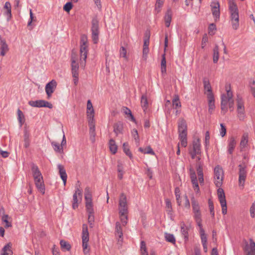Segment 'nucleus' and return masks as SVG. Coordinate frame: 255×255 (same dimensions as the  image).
Segmentation results:
<instances>
[{"instance_id": "nucleus-52", "label": "nucleus", "mask_w": 255, "mask_h": 255, "mask_svg": "<svg viewBox=\"0 0 255 255\" xmlns=\"http://www.w3.org/2000/svg\"><path fill=\"white\" fill-rule=\"evenodd\" d=\"M118 178L122 179L123 177V167L122 163L118 162Z\"/></svg>"}, {"instance_id": "nucleus-32", "label": "nucleus", "mask_w": 255, "mask_h": 255, "mask_svg": "<svg viewBox=\"0 0 255 255\" xmlns=\"http://www.w3.org/2000/svg\"><path fill=\"white\" fill-rule=\"evenodd\" d=\"M109 144L111 152L113 154H115L117 152L118 149V146L116 143L115 141L113 139H111L109 141Z\"/></svg>"}, {"instance_id": "nucleus-28", "label": "nucleus", "mask_w": 255, "mask_h": 255, "mask_svg": "<svg viewBox=\"0 0 255 255\" xmlns=\"http://www.w3.org/2000/svg\"><path fill=\"white\" fill-rule=\"evenodd\" d=\"M166 202V212L167 214V216L172 221L174 220V217L172 216L171 212H172V208H171V203L170 200L168 199L165 200Z\"/></svg>"}, {"instance_id": "nucleus-31", "label": "nucleus", "mask_w": 255, "mask_h": 255, "mask_svg": "<svg viewBox=\"0 0 255 255\" xmlns=\"http://www.w3.org/2000/svg\"><path fill=\"white\" fill-rule=\"evenodd\" d=\"M29 136L30 133L29 131L25 129L24 131L23 140L24 142V146L25 148L28 147L30 145Z\"/></svg>"}, {"instance_id": "nucleus-26", "label": "nucleus", "mask_w": 255, "mask_h": 255, "mask_svg": "<svg viewBox=\"0 0 255 255\" xmlns=\"http://www.w3.org/2000/svg\"><path fill=\"white\" fill-rule=\"evenodd\" d=\"M236 144L237 142L234 137L232 136L229 138L228 150V152L229 154H232L233 153Z\"/></svg>"}, {"instance_id": "nucleus-50", "label": "nucleus", "mask_w": 255, "mask_h": 255, "mask_svg": "<svg viewBox=\"0 0 255 255\" xmlns=\"http://www.w3.org/2000/svg\"><path fill=\"white\" fill-rule=\"evenodd\" d=\"M131 134L132 137L134 138L135 140L136 144L138 145L139 143V137L137 130L135 128L133 129L131 131Z\"/></svg>"}, {"instance_id": "nucleus-43", "label": "nucleus", "mask_w": 255, "mask_h": 255, "mask_svg": "<svg viewBox=\"0 0 255 255\" xmlns=\"http://www.w3.org/2000/svg\"><path fill=\"white\" fill-rule=\"evenodd\" d=\"M139 151L144 154H150L151 155H154L155 153L153 151L152 149L150 146H148L145 148H142V147L139 148Z\"/></svg>"}, {"instance_id": "nucleus-23", "label": "nucleus", "mask_w": 255, "mask_h": 255, "mask_svg": "<svg viewBox=\"0 0 255 255\" xmlns=\"http://www.w3.org/2000/svg\"><path fill=\"white\" fill-rule=\"evenodd\" d=\"M31 170L34 180L43 178L42 174L37 165L33 164L31 167Z\"/></svg>"}, {"instance_id": "nucleus-16", "label": "nucleus", "mask_w": 255, "mask_h": 255, "mask_svg": "<svg viewBox=\"0 0 255 255\" xmlns=\"http://www.w3.org/2000/svg\"><path fill=\"white\" fill-rule=\"evenodd\" d=\"M125 226H123L122 223H121L119 222H117L116 223V227H115V236L117 238L118 241L119 243L122 242L123 240V227H125Z\"/></svg>"}, {"instance_id": "nucleus-4", "label": "nucleus", "mask_w": 255, "mask_h": 255, "mask_svg": "<svg viewBox=\"0 0 255 255\" xmlns=\"http://www.w3.org/2000/svg\"><path fill=\"white\" fill-rule=\"evenodd\" d=\"M178 139L180 145L183 147L187 146V127L186 121L183 119H180L178 122Z\"/></svg>"}, {"instance_id": "nucleus-49", "label": "nucleus", "mask_w": 255, "mask_h": 255, "mask_svg": "<svg viewBox=\"0 0 255 255\" xmlns=\"http://www.w3.org/2000/svg\"><path fill=\"white\" fill-rule=\"evenodd\" d=\"M199 232L201 236L202 243H207V237L202 227H199Z\"/></svg>"}, {"instance_id": "nucleus-56", "label": "nucleus", "mask_w": 255, "mask_h": 255, "mask_svg": "<svg viewBox=\"0 0 255 255\" xmlns=\"http://www.w3.org/2000/svg\"><path fill=\"white\" fill-rule=\"evenodd\" d=\"M8 216L7 215H4L2 217V222L5 223V227L8 228L11 226V224L8 221Z\"/></svg>"}, {"instance_id": "nucleus-61", "label": "nucleus", "mask_w": 255, "mask_h": 255, "mask_svg": "<svg viewBox=\"0 0 255 255\" xmlns=\"http://www.w3.org/2000/svg\"><path fill=\"white\" fill-rule=\"evenodd\" d=\"M29 15H30V20L28 22V26L31 25L32 21H36V17H34L32 10L31 9L29 10Z\"/></svg>"}, {"instance_id": "nucleus-51", "label": "nucleus", "mask_w": 255, "mask_h": 255, "mask_svg": "<svg viewBox=\"0 0 255 255\" xmlns=\"http://www.w3.org/2000/svg\"><path fill=\"white\" fill-rule=\"evenodd\" d=\"M60 245L62 250L69 251L71 249L70 245L68 242L65 241L61 240L60 241Z\"/></svg>"}, {"instance_id": "nucleus-3", "label": "nucleus", "mask_w": 255, "mask_h": 255, "mask_svg": "<svg viewBox=\"0 0 255 255\" xmlns=\"http://www.w3.org/2000/svg\"><path fill=\"white\" fill-rule=\"evenodd\" d=\"M80 45V63L81 67L84 68L88 52V38L86 35L82 34L81 36Z\"/></svg>"}, {"instance_id": "nucleus-39", "label": "nucleus", "mask_w": 255, "mask_h": 255, "mask_svg": "<svg viewBox=\"0 0 255 255\" xmlns=\"http://www.w3.org/2000/svg\"><path fill=\"white\" fill-rule=\"evenodd\" d=\"M75 188L76 190L74 194L78 195L80 200H81L82 198V189L80 188V184L79 181H77Z\"/></svg>"}, {"instance_id": "nucleus-41", "label": "nucleus", "mask_w": 255, "mask_h": 255, "mask_svg": "<svg viewBox=\"0 0 255 255\" xmlns=\"http://www.w3.org/2000/svg\"><path fill=\"white\" fill-rule=\"evenodd\" d=\"M194 217L197 223V225L199 227H202V219L200 212L194 213Z\"/></svg>"}, {"instance_id": "nucleus-12", "label": "nucleus", "mask_w": 255, "mask_h": 255, "mask_svg": "<svg viewBox=\"0 0 255 255\" xmlns=\"http://www.w3.org/2000/svg\"><path fill=\"white\" fill-rule=\"evenodd\" d=\"M201 153V144L199 138L195 139L193 141V149L190 151V154L192 159L196 157V155Z\"/></svg>"}, {"instance_id": "nucleus-29", "label": "nucleus", "mask_w": 255, "mask_h": 255, "mask_svg": "<svg viewBox=\"0 0 255 255\" xmlns=\"http://www.w3.org/2000/svg\"><path fill=\"white\" fill-rule=\"evenodd\" d=\"M123 130V124L121 122L115 124L114 126V131L116 135L122 133Z\"/></svg>"}, {"instance_id": "nucleus-40", "label": "nucleus", "mask_w": 255, "mask_h": 255, "mask_svg": "<svg viewBox=\"0 0 255 255\" xmlns=\"http://www.w3.org/2000/svg\"><path fill=\"white\" fill-rule=\"evenodd\" d=\"M248 133H245L242 136V140L240 142V147L241 148H244L248 142Z\"/></svg>"}, {"instance_id": "nucleus-64", "label": "nucleus", "mask_w": 255, "mask_h": 255, "mask_svg": "<svg viewBox=\"0 0 255 255\" xmlns=\"http://www.w3.org/2000/svg\"><path fill=\"white\" fill-rule=\"evenodd\" d=\"M220 126V135L222 136V137H223L226 133V127L224 126L223 124H221Z\"/></svg>"}, {"instance_id": "nucleus-47", "label": "nucleus", "mask_w": 255, "mask_h": 255, "mask_svg": "<svg viewBox=\"0 0 255 255\" xmlns=\"http://www.w3.org/2000/svg\"><path fill=\"white\" fill-rule=\"evenodd\" d=\"M191 203L193 213L200 212L199 204L198 202L194 198L192 199Z\"/></svg>"}, {"instance_id": "nucleus-35", "label": "nucleus", "mask_w": 255, "mask_h": 255, "mask_svg": "<svg viewBox=\"0 0 255 255\" xmlns=\"http://www.w3.org/2000/svg\"><path fill=\"white\" fill-rule=\"evenodd\" d=\"M141 106L143 109V111L145 112L148 107V101L147 96L145 95H142L141 97Z\"/></svg>"}, {"instance_id": "nucleus-5", "label": "nucleus", "mask_w": 255, "mask_h": 255, "mask_svg": "<svg viewBox=\"0 0 255 255\" xmlns=\"http://www.w3.org/2000/svg\"><path fill=\"white\" fill-rule=\"evenodd\" d=\"M82 247L84 255H90V248H88L89 234L88 226L84 224L82 227Z\"/></svg>"}, {"instance_id": "nucleus-33", "label": "nucleus", "mask_w": 255, "mask_h": 255, "mask_svg": "<svg viewBox=\"0 0 255 255\" xmlns=\"http://www.w3.org/2000/svg\"><path fill=\"white\" fill-rule=\"evenodd\" d=\"M11 248V245L10 243L6 244L2 249L1 255H11L12 254Z\"/></svg>"}, {"instance_id": "nucleus-10", "label": "nucleus", "mask_w": 255, "mask_h": 255, "mask_svg": "<svg viewBox=\"0 0 255 255\" xmlns=\"http://www.w3.org/2000/svg\"><path fill=\"white\" fill-rule=\"evenodd\" d=\"M218 196L222 207L223 214L225 215L227 212V202L225 198V193L222 188H219L217 190Z\"/></svg>"}, {"instance_id": "nucleus-36", "label": "nucleus", "mask_w": 255, "mask_h": 255, "mask_svg": "<svg viewBox=\"0 0 255 255\" xmlns=\"http://www.w3.org/2000/svg\"><path fill=\"white\" fill-rule=\"evenodd\" d=\"M0 55L1 56H4L9 50L8 45L5 42L0 45Z\"/></svg>"}, {"instance_id": "nucleus-59", "label": "nucleus", "mask_w": 255, "mask_h": 255, "mask_svg": "<svg viewBox=\"0 0 255 255\" xmlns=\"http://www.w3.org/2000/svg\"><path fill=\"white\" fill-rule=\"evenodd\" d=\"M73 7L72 2H68L63 6V9L66 11L69 12Z\"/></svg>"}, {"instance_id": "nucleus-1", "label": "nucleus", "mask_w": 255, "mask_h": 255, "mask_svg": "<svg viewBox=\"0 0 255 255\" xmlns=\"http://www.w3.org/2000/svg\"><path fill=\"white\" fill-rule=\"evenodd\" d=\"M119 212L120 220L123 226H126L128 223V206L127 196L124 193H121L119 202Z\"/></svg>"}, {"instance_id": "nucleus-46", "label": "nucleus", "mask_w": 255, "mask_h": 255, "mask_svg": "<svg viewBox=\"0 0 255 255\" xmlns=\"http://www.w3.org/2000/svg\"><path fill=\"white\" fill-rule=\"evenodd\" d=\"M166 59L165 56V54H163L162 55V60L161 62V72L162 73H166Z\"/></svg>"}, {"instance_id": "nucleus-30", "label": "nucleus", "mask_w": 255, "mask_h": 255, "mask_svg": "<svg viewBox=\"0 0 255 255\" xmlns=\"http://www.w3.org/2000/svg\"><path fill=\"white\" fill-rule=\"evenodd\" d=\"M172 12L170 9H168L164 16L165 23L166 27H169L171 22Z\"/></svg>"}, {"instance_id": "nucleus-20", "label": "nucleus", "mask_w": 255, "mask_h": 255, "mask_svg": "<svg viewBox=\"0 0 255 255\" xmlns=\"http://www.w3.org/2000/svg\"><path fill=\"white\" fill-rule=\"evenodd\" d=\"M87 114L88 118L89 119V122L92 123L93 120H94V111L93 107L92 104L90 100H89L87 101Z\"/></svg>"}, {"instance_id": "nucleus-19", "label": "nucleus", "mask_w": 255, "mask_h": 255, "mask_svg": "<svg viewBox=\"0 0 255 255\" xmlns=\"http://www.w3.org/2000/svg\"><path fill=\"white\" fill-rule=\"evenodd\" d=\"M246 255H255V243L253 239L250 240V245H247L245 248Z\"/></svg>"}, {"instance_id": "nucleus-21", "label": "nucleus", "mask_w": 255, "mask_h": 255, "mask_svg": "<svg viewBox=\"0 0 255 255\" xmlns=\"http://www.w3.org/2000/svg\"><path fill=\"white\" fill-rule=\"evenodd\" d=\"M34 180L35 185L39 192L41 193L42 194L45 193V185L44 183L43 179H38Z\"/></svg>"}, {"instance_id": "nucleus-45", "label": "nucleus", "mask_w": 255, "mask_h": 255, "mask_svg": "<svg viewBox=\"0 0 255 255\" xmlns=\"http://www.w3.org/2000/svg\"><path fill=\"white\" fill-rule=\"evenodd\" d=\"M164 235L166 241L170 242L174 245L175 244V239L173 234L165 233Z\"/></svg>"}, {"instance_id": "nucleus-6", "label": "nucleus", "mask_w": 255, "mask_h": 255, "mask_svg": "<svg viewBox=\"0 0 255 255\" xmlns=\"http://www.w3.org/2000/svg\"><path fill=\"white\" fill-rule=\"evenodd\" d=\"M226 94H223L221 96V108L222 113L225 115L228 111L227 105L233 100V93L230 89H226Z\"/></svg>"}, {"instance_id": "nucleus-34", "label": "nucleus", "mask_w": 255, "mask_h": 255, "mask_svg": "<svg viewBox=\"0 0 255 255\" xmlns=\"http://www.w3.org/2000/svg\"><path fill=\"white\" fill-rule=\"evenodd\" d=\"M86 208L88 213H92L93 212V205L92 203V199H85Z\"/></svg>"}, {"instance_id": "nucleus-37", "label": "nucleus", "mask_w": 255, "mask_h": 255, "mask_svg": "<svg viewBox=\"0 0 255 255\" xmlns=\"http://www.w3.org/2000/svg\"><path fill=\"white\" fill-rule=\"evenodd\" d=\"M219 46L217 45H216L214 49H213V62L214 63H217L219 60Z\"/></svg>"}, {"instance_id": "nucleus-11", "label": "nucleus", "mask_w": 255, "mask_h": 255, "mask_svg": "<svg viewBox=\"0 0 255 255\" xmlns=\"http://www.w3.org/2000/svg\"><path fill=\"white\" fill-rule=\"evenodd\" d=\"M28 104L31 107H46L48 108L49 109H52L53 108V105L50 103L46 101L45 100H36V101H30L28 102Z\"/></svg>"}, {"instance_id": "nucleus-25", "label": "nucleus", "mask_w": 255, "mask_h": 255, "mask_svg": "<svg viewBox=\"0 0 255 255\" xmlns=\"http://www.w3.org/2000/svg\"><path fill=\"white\" fill-rule=\"evenodd\" d=\"M58 168L59 169V174L60 175V177L63 182L64 185H65L67 181V174L66 173V171L64 169V166L61 164L58 165Z\"/></svg>"}, {"instance_id": "nucleus-62", "label": "nucleus", "mask_w": 255, "mask_h": 255, "mask_svg": "<svg viewBox=\"0 0 255 255\" xmlns=\"http://www.w3.org/2000/svg\"><path fill=\"white\" fill-rule=\"evenodd\" d=\"M209 207L210 211V213L212 215V217H214L215 213L214 210V205L213 202L209 200Z\"/></svg>"}, {"instance_id": "nucleus-9", "label": "nucleus", "mask_w": 255, "mask_h": 255, "mask_svg": "<svg viewBox=\"0 0 255 255\" xmlns=\"http://www.w3.org/2000/svg\"><path fill=\"white\" fill-rule=\"evenodd\" d=\"M92 38L94 43L96 44L99 41V22L96 19L92 21Z\"/></svg>"}, {"instance_id": "nucleus-13", "label": "nucleus", "mask_w": 255, "mask_h": 255, "mask_svg": "<svg viewBox=\"0 0 255 255\" xmlns=\"http://www.w3.org/2000/svg\"><path fill=\"white\" fill-rule=\"evenodd\" d=\"M71 60L72 74L75 75L76 74H79V63L77 62L78 57L76 54L73 51L71 54Z\"/></svg>"}, {"instance_id": "nucleus-58", "label": "nucleus", "mask_w": 255, "mask_h": 255, "mask_svg": "<svg viewBox=\"0 0 255 255\" xmlns=\"http://www.w3.org/2000/svg\"><path fill=\"white\" fill-rule=\"evenodd\" d=\"M120 56L121 57H123L126 59H128L127 56V50L125 47L122 46L120 50Z\"/></svg>"}, {"instance_id": "nucleus-22", "label": "nucleus", "mask_w": 255, "mask_h": 255, "mask_svg": "<svg viewBox=\"0 0 255 255\" xmlns=\"http://www.w3.org/2000/svg\"><path fill=\"white\" fill-rule=\"evenodd\" d=\"M207 100L208 104V112L210 114H212L215 109L214 96L209 95L208 98H207Z\"/></svg>"}, {"instance_id": "nucleus-17", "label": "nucleus", "mask_w": 255, "mask_h": 255, "mask_svg": "<svg viewBox=\"0 0 255 255\" xmlns=\"http://www.w3.org/2000/svg\"><path fill=\"white\" fill-rule=\"evenodd\" d=\"M57 86V82L55 80H52L48 83L45 86V92L48 99H49L52 94L54 92Z\"/></svg>"}, {"instance_id": "nucleus-18", "label": "nucleus", "mask_w": 255, "mask_h": 255, "mask_svg": "<svg viewBox=\"0 0 255 255\" xmlns=\"http://www.w3.org/2000/svg\"><path fill=\"white\" fill-rule=\"evenodd\" d=\"M190 175L193 188L196 193H198L200 191V189L197 179L196 174L194 170L192 168L190 169Z\"/></svg>"}, {"instance_id": "nucleus-42", "label": "nucleus", "mask_w": 255, "mask_h": 255, "mask_svg": "<svg viewBox=\"0 0 255 255\" xmlns=\"http://www.w3.org/2000/svg\"><path fill=\"white\" fill-rule=\"evenodd\" d=\"M90 139L91 141L94 143L95 141V126L91 125L90 127Z\"/></svg>"}, {"instance_id": "nucleus-48", "label": "nucleus", "mask_w": 255, "mask_h": 255, "mask_svg": "<svg viewBox=\"0 0 255 255\" xmlns=\"http://www.w3.org/2000/svg\"><path fill=\"white\" fill-rule=\"evenodd\" d=\"M80 200L79 197L78 195L76 194H73V203H72V208L74 209H76L78 207V202L81 201Z\"/></svg>"}, {"instance_id": "nucleus-57", "label": "nucleus", "mask_w": 255, "mask_h": 255, "mask_svg": "<svg viewBox=\"0 0 255 255\" xmlns=\"http://www.w3.org/2000/svg\"><path fill=\"white\" fill-rule=\"evenodd\" d=\"M140 252L141 255L147 253L146 251V244L144 241H141L140 243Z\"/></svg>"}, {"instance_id": "nucleus-55", "label": "nucleus", "mask_w": 255, "mask_h": 255, "mask_svg": "<svg viewBox=\"0 0 255 255\" xmlns=\"http://www.w3.org/2000/svg\"><path fill=\"white\" fill-rule=\"evenodd\" d=\"M149 37H150L149 33L148 32H146L145 33L143 47H148V45L149 44Z\"/></svg>"}, {"instance_id": "nucleus-15", "label": "nucleus", "mask_w": 255, "mask_h": 255, "mask_svg": "<svg viewBox=\"0 0 255 255\" xmlns=\"http://www.w3.org/2000/svg\"><path fill=\"white\" fill-rule=\"evenodd\" d=\"M210 6L211 7L212 14L214 17L215 20L216 21L219 19L220 17V3L217 0H214L211 3Z\"/></svg>"}, {"instance_id": "nucleus-38", "label": "nucleus", "mask_w": 255, "mask_h": 255, "mask_svg": "<svg viewBox=\"0 0 255 255\" xmlns=\"http://www.w3.org/2000/svg\"><path fill=\"white\" fill-rule=\"evenodd\" d=\"M181 232L184 236L185 241L186 242L188 239V229L185 227L184 223H182L181 225Z\"/></svg>"}, {"instance_id": "nucleus-63", "label": "nucleus", "mask_w": 255, "mask_h": 255, "mask_svg": "<svg viewBox=\"0 0 255 255\" xmlns=\"http://www.w3.org/2000/svg\"><path fill=\"white\" fill-rule=\"evenodd\" d=\"M148 52H149L148 47H143V51H142V53H143L142 57L144 60H146V59H147V54H148Z\"/></svg>"}, {"instance_id": "nucleus-14", "label": "nucleus", "mask_w": 255, "mask_h": 255, "mask_svg": "<svg viewBox=\"0 0 255 255\" xmlns=\"http://www.w3.org/2000/svg\"><path fill=\"white\" fill-rule=\"evenodd\" d=\"M239 182L240 186H244L245 181L247 176L246 166L245 165L240 164L239 166Z\"/></svg>"}, {"instance_id": "nucleus-8", "label": "nucleus", "mask_w": 255, "mask_h": 255, "mask_svg": "<svg viewBox=\"0 0 255 255\" xmlns=\"http://www.w3.org/2000/svg\"><path fill=\"white\" fill-rule=\"evenodd\" d=\"M237 117L240 121H244L246 117V113L244 102L241 97L238 96L237 99Z\"/></svg>"}, {"instance_id": "nucleus-27", "label": "nucleus", "mask_w": 255, "mask_h": 255, "mask_svg": "<svg viewBox=\"0 0 255 255\" xmlns=\"http://www.w3.org/2000/svg\"><path fill=\"white\" fill-rule=\"evenodd\" d=\"M172 106L169 100H167L165 104V111L166 115L169 116L174 114V111L172 108Z\"/></svg>"}, {"instance_id": "nucleus-53", "label": "nucleus", "mask_w": 255, "mask_h": 255, "mask_svg": "<svg viewBox=\"0 0 255 255\" xmlns=\"http://www.w3.org/2000/svg\"><path fill=\"white\" fill-rule=\"evenodd\" d=\"M51 144L56 152H62L63 151V148L58 143L55 141H52Z\"/></svg>"}, {"instance_id": "nucleus-7", "label": "nucleus", "mask_w": 255, "mask_h": 255, "mask_svg": "<svg viewBox=\"0 0 255 255\" xmlns=\"http://www.w3.org/2000/svg\"><path fill=\"white\" fill-rule=\"evenodd\" d=\"M224 179V171L220 165L216 166L214 168V183L217 187H220Z\"/></svg>"}, {"instance_id": "nucleus-44", "label": "nucleus", "mask_w": 255, "mask_h": 255, "mask_svg": "<svg viewBox=\"0 0 255 255\" xmlns=\"http://www.w3.org/2000/svg\"><path fill=\"white\" fill-rule=\"evenodd\" d=\"M17 116H18V121L20 126H22L25 122V118H24V116L23 113L19 109L17 110Z\"/></svg>"}, {"instance_id": "nucleus-54", "label": "nucleus", "mask_w": 255, "mask_h": 255, "mask_svg": "<svg viewBox=\"0 0 255 255\" xmlns=\"http://www.w3.org/2000/svg\"><path fill=\"white\" fill-rule=\"evenodd\" d=\"M123 149L125 153L131 158L132 157V154L129 150L128 143H124Z\"/></svg>"}, {"instance_id": "nucleus-2", "label": "nucleus", "mask_w": 255, "mask_h": 255, "mask_svg": "<svg viewBox=\"0 0 255 255\" xmlns=\"http://www.w3.org/2000/svg\"><path fill=\"white\" fill-rule=\"evenodd\" d=\"M229 9L232 28L237 30L239 27V14L238 6L234 0H230Z\"/></svg>"}, {"instance_id": "nucleus-24", "label": "nucleus", "mask_w": 255, "mask_h": 255, "mask_svg": "<svg viewBox=\"0 0 255 255\" xmlns=\"http://www.w3.org/2000/svg\"><path fill=\"white\" fill-rule=\"evenodd\" d=\"M203 84L204 88L205 90L206 91L205 94L207 95V97L208 98L209 95H211L212 96H214L213 93L212 91V88L210 83V82L208 79L206 78H204L203 80Z\"/></svg>"}, {"instance_id": "nucleus-60", "label": "nucleus", "mask_w": 255, "mask_h": 255, "mask_svg": "<svg viewBox=\"0 0 255 255\" xmlns=\"http://www.w3.org/2000/svg\"><path fill=\"white\" fill-rule=\"evenodd\" d=\"M181 107V103L179 101V98L178 96L176 95V115L181 112V110H178V108H180Z\"/></svg>"}]
</instances>
